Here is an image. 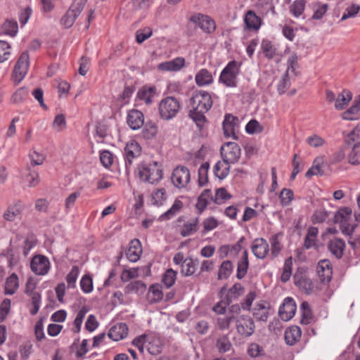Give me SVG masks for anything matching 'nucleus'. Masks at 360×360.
Returning <instances> with one entry per match:
<instances>
[{"label":"nucleus","mask_w":360,"mask_h":360,"mask_svg":"<svg viewBox=\"0 0 360 360\" xmlns=\"http://www.w3.org/2000/svg\"><path fill=\"white\" fill-rule=\"evenodd\" d=\"M297 285L307 294H310L313 291L314 284L310 278L302 277L297 282Z\"/></svg>","instance_id":"63"},{"label":"nucleus","mask_w":360,"mask_h":360,"mask_svg":"<svg viewBox=\"0 0 360 360\" xmlns=\"http://www.w3.org/2000/svg\"><path fill=\"white\" fill-rule=\"evenodd\" d=\"M185 63L184 58L176 57L171 60L159 63L158 68L161 71L178 72L184 67Z\"/></svg>","instance_id":"19"},{"label":"nucleus","mask_w":360,"mask_h":360,"mask_svg":"<svg viewBox=\"0 0 360 360\" xmlns=\"http://www.w3.org/2000/svg\"><path fill=\"white\" fill-rule=\"evenodd\" d=\"M148 352L152 355H157L162 351V343L160 338L156 335H147Z\"/></svg>","instance_id":"26"},{"label":"nucleus","mask_w":360,"mask_h":360,"mask_svg":"<svg viewBox=\"0 0 360 360\" xmlns=\"http://www.w3.org/2000/svg\"><path fill=\"white\" fill-rule=\"evenodd\" d=\"M198 265V262L197 259L194 260L191 257L186 258L181 264V274L185 276L193 275L195 272Z\"/></svg>","instance_id":"35"},{"label":"nucleus","mask_w":360,"mask_h":360,"mask_svg":"<svg viewBox=\"0 0 360 360\" xmlns=\"http://www.w3.org/2000/svg\"><path fill=\"white\" fill-rule=\"evenodd\" d=\"M138 169L139 178L144 182L153 184L158 183L162 178V167L156 162L141 165Z\"/></svg>","instance_id":"2"},{"label":"nucleus","mask_w":360,"mask_h":360,"mask_svg":"<svg viewBox=\"0 0 360 360\" xmlns=\"http://www.w3.org/2000/svg\"><path fill=\"white\" fill-rule=\"evenodd\" d=\"M251 250L257 258L264 259L269 252V243L262 238H256L252 243Z\"/></svg>","instance_id":"17"},{"label":"nucleus","mask_w":360,"mask_h":360,"mask_svg":"<svg viewBox=\"0 0 360 360\" xmlns=\"http://www.w3.org/2000/svg\"><path fill=\"white\" fill-rule=\"evenodd\" d=\"M271 309L269 303L266 301H260L255 304L252 315L259 321L266 322Z\"/></svg>","instance_id":"18"},{"label":"nucleus","mask_w":360,"mask_h":360,"mask_svg":"<svg viewBox=\"0 0 360 360\" xmlns=\"http://www.w3.org/2000/svg\"><path fill=\"white\" fill-rule=\"evenodd\" d=\"M183 207V202L181 200H176L172 207L164 214L161 215L162 219H169L179 212Z\"/></svg>","instance_id":"47"},{"label":"nucleus","mask_w":360,"mask_h":360,"mask_svg":"<svg viewBox=\"0 0 360 360\" xmlns=\"http://www.w3.org/2000/svg\"><path fill=\"white\" fill-rule=\"evenodd\" d=\"M158 134V127L155 122H148L144 125L141 131V134L145 139H152L155 137Z\"/></svg>","instance_id":"41"},{"label":"nucleus","mask_w":360,"mask_h":360,"mask_svg":"<svg viewBox=\"0 0 360 360\" xmlns=\"http://www.w3.org/2000/svg\"><path fill=\"white\" fill-rule=\"evenodd\" d=\"M316 274L322 283L328 284L333 275L331 262L328 259L320 260L316 266Z\"/></svg>","instance_id":"13"},{"label":"nucleus","mask_w":360,"mask_h":360,"mask_svg":"<svg viewBox=\"0 0 360 360\" xmlns=\"http://www.w3.org/2000/svg\"><path fill=\"white\" fill-rule=\"evenodd\" d=\"M240 68V63L237 61L231 60L229 62L220 74L219 82L227 87H236Z\"/></svg>","instance_id":"3"},{"label":"nucleus","mask_w":360,"mask_h":360,"mask_svg":"<svg viewBox=\"0 0 360 360\" xmlns=\"http://www.w3.org/2000/svg\"><path fill=\"white\" fill-rule=\"evenodd\" d=\"M176 279V272L172 269H167L162 275V282L167 288L172 287Z\"/></svg>","instance_id":"52"},{"label":"nucleus","mask_w":360,"mask_h":360,"mask_svg":"<svg viewBox=\"0 0 360 360\" xmlns=\"http://www.w3.org/2000/svg\"><path fill=\"white\" fill-rule=\"evenodd\" d=\"M191 105L195 110L208 112L213 105V101L210 93L201 90L194 93L191 98Z\"/></svg>","instance_id":"5"},{"label":"nucleus","mask_w":360,"mask_h":360,"mask_svg":"<svg viewBox=\"0 0 360 360\" xmlns=\"http://www.w3.org/2000/svg\"><path fill=\"white\" fill-rule=\"evenodd\" d=\"M327 247L330 252L333 256L337 259H340L344 255L346 245L343 239L334 238L328 242Z\"/></svg>","instance_id":"21"},{"label":"nucleus","mask_w":360,"mask_h":360,"mask_svg":"<svg viewBox=\"0 0 360 360\" xmlns=\"http://www.w3.org/2000/svg\"><path fill=\"white\" fill-rule=\"evenodd\" d=\"M219 225V222L217 219L214 217H210L205 219L202 221L203 229L202 234H206L209 231L216 229Z\"/></svg>","instance_id":"55"},{"label":"nucleus","mask_w":360,"mask_h":360,"mask_svg":"<svg viewBox=\"0 0 360 360\" xmlns=\"http://www.w3.org/2000/svg\"><path fill=\"white\" fill-rule=\"evenodd\" d=\"M261 47L264 56L268 59H272L278 55L277 48L269 40H263Z\"/></svg>","instance_id":"39"},{"label":"nucleus","mask_w":360,"mask_h":360,"mask_svg":"<svg viewBox=\"0 0 360 360\" xmlns=\"http://www.w3.org/2000/svg\"><path fill=\"white\" fill-rule=\"evenodd\" d=\"M141 254L142 246L141 242L138 239L132 240L126 251L127 258L131 262H136L140 259Z\"/></svg>","instance_id":"23"},{"label":"nucleus","mask_w":360,"mask_h":360,"mask_svg":"<svg viewBox=\"0 0 360 360\" xmlns=\"http://www.w3.org/2000/svg\"><path fill=\"white\" fill-rule=\"evenodd\" d=\"M18 26L15 20H6L2 25V32L11 37H15L18 32Z\"/></svg>","instance_id":"44"},{"label":"nucleus","mask_w":360,"mask_h":360,"mask_svg":"<svg viewBox=\"0 0 360 360\" xmlns=\"http://www.w3.org/2000/svg\"><path fill=\"white\" fill-rule=\"evenodd\" d=\"M235 326L236 332L243 338L250 337L255 333V321L249 315L236 316Z\"/></svg>","instance_id":"4"},{"label":"nucleus","mask_w":360,"mask_h":360,"mask_svg":"<svg viewBox=\"0 0 360 360\" xmlns=\"http://www.w3.org/2000/svg\"><path fill=\"white\" fill-rule=\"evenodd\" d=\"M216 347L220 353H225L230 350L231 343L227 335H224L217 340Z\"/></svg>","instance_id":"50"},{"label":"nucleus","mask_w":360,"mask_h":360,"mask_svg":"<svg viewBox=\"0 0 360 360\" xmlns=\"http://www.w3.org/2000/svg\"><path fill=\"white\" fill-rule=\"evenodd\" d=\"M25 209V205L21 201H17L13 205L8 206L3 214L6 221H13L19 218Z\"/></svg>","instance_id":"20"},{"label":"nucleus","mask_w":360,"mask_h":360,"mask_svg":"<svg viewBox=\"0 0 360 360\" xmlns=\"http://www.w3.org/2000/svg\"><path fill=\"white\" fill-rule=\"evenodd\" d=\"M352 209L348 207H345L339 209L335 214V221L340 224V221H347L351 217Z\"/></svg>","instance_id":"53"},{"label":"nucleus","mask_w":360,"mask_h":360,"mask_svg":"<svg viewBox=\"0 0 360 360\" xmlns=\"http://www.w3.org/2000/svg\"><path fill=\"white\" fill-rule=\"evenodd\" d=\"M195 81L199 86H207L213 82V77L209 70L202 68L195 75Z\"/></svg>","instance_id":"30"},{"label":"nucleus","mask_w":360,"mask_h":360,"mask_svg":"<svg viewBox=\"0 0 360 360\" xmlns=\"http://www.w3.org/2000/svg\"><path fill=\"white\" fill-rule=\"evenodd\" d=\"M153 34V30L150 27H146L143 29L138 30L136 32V41L138 44H141L150 38Z\"/></svg>","instance_id":"57"},{"label":"nucleus","mask_w":360,"mask_h":360,"mask_svg":"<svg viewBox=\"0 0 360 360\" xmlns=\"http://www.w3.org/2000/svg\"><path fill=\"white\" fill-rule=\"evenodd\" d=\"M346 142L348 145H352V147L359 148L360 146V129L354 128L347 136Z\"/></svg>","instance_id":"49"},{"label":"nucleus","mask_w":360,"mask_h":360,"mask_svg":"<svg viewBox=\"0 0 360 360\" xmlns=\"http://www.w3.org/2000/svg\"><path fill=\"white\" fill-rule=\"evenodd\" d=\"M144 115L139 110L132 109L127 112V123L132 130H139L144 125Z\"/></svg>","instance_id":"15"},{"label":"nucleus","mask_w":360,"mask_h":360,"mask_svg":"<svg viewBox=\"0 0 360 360\" xmlns=\"http://www.w3.org/2000/svg\"><path fill=\"white\" fill-rule=\"evenodd\" d=\"M199 229V218H191L189 220L184 221V224L179 226V233L182 237H188L193 236Z\"/></svg>","instance_id":"22"},{"label":"nucleus","mask_w":360,"mask_h":360,"mask_svg":"<svg viewBox=\"0 0 360 360\" xmlns=\"http://www.w3.org/2000/svg\"><path fill=\"white\" fill-rule=\"evenodd\" d=\"M19 287L18 277L15 273L8 276L5 282L4 294L12 295L15 293Z\"/></svg>","instance_id":"33"},{"label":"nucleus","mask_w":360,"mask_h":360,"mask_svg":"<svg viewBox=\"0 0 360 360\" xmlns=\"http://www.w3.org/2000/svg\"><path fill=\"white\" fill-rule=\"evenodd\" d=\"M79 274V269L77 266H73L66 276V281L69 288H74L75 283Z\"/></svg>","instance_id":"58"},{"label":"nucleus","mask_w":360,"mask_h":360,"mask_svg":"<svg viewBox=\"0 0 360 360\" xmlns=\"http://www.w3.org/2000/svg\"><path fill=\"white\" fill-rule=\"evenodd\" d=\"M171 179L174 187L184 188L191 181L190 171L186 167L177 166L172 172Z\"/></svg>","instance_id":"7"},{"label":"nucleus","mask_w":360,"mask_h":360,"mask_svg":"<svg viewBox=\"0 0 360 360\" xmlns=\"http://www.w3.org/2000/svg\"><path fill=\"white\" fill-rule=\"evenodd\" d=\"M78 15L73 11V8H69L66 13L62 17L60 24L65 28L71 27Z\"/></svg>","instance_id":"46"},{"label":"nucleus","mask_w":360,"mask_h":360,"mask_svg":"<svg viewBox=\"0 0 360 360\" xmlns=\"http://www.w3.org/2000/svg\"><path fill=\"white\" fill-rule=\"evenodd\" d=\"M141 146L135 141H131L127 143L124 148V162L126 172H129L133 163V160L141 154Z\"/></svg>","instance_id":"12"},{"label":"nucleus","mask_w":360,"mask_h":360,"mask_svg":"<svg viewBox=\"0 0 360 360\" xmlns=\"http://www.w3.org/2000/svg\"><path fill=\"white\" fill-rule=\"evenodd\" d=\"M301 323L309 324L312 319L311 311L307 302H303L300 306Z\"/></svg>","instance_id":"45"},{"label":"nucleus","mask_w":360,"mask_h":360,"mask_svg":"<svg viewBox=\"0 0 360 360\" xmlns=\"http://www.w3.org/2000/svg\"><path fill=\"white\" fill-rule=\"evenodd\" d=\"M297 306L293 298L288 297L284 299L278 310V314L283 321L290 320L295 314Z\"/></svg>","instance_id":"14"},{"label":"nucleus","mask_w":360,"mask_h":360,"mask_svg":"<svg viewBox=\"0 0 360 360\" xmlns=\"http://www.w3.org/2000/svg\"><path fill=\"white\" fill-rule=\"evenodd\" d=\"M249 267V261H248V252L245 250L243 251L242 257L238 260L237 264V271H236V277L237 278L241 280L247 274L248 269Z\"/></svg>","instance_id":"28"},{"label":"nucleus","mask_w":360,"mask_h":360,"mask_svg":"<svg viewBox=\"0 0 360 360\" xmlns=\"http://www.w3.org/2000/svg\"><path fill=\"white\" fill-rule=\"evenodd\" d=\"M190 21L198 25L203 32L208 34L214 32L216 30L214 20L208 15L195 14L190 18Z\"/></svg>","instance_id":"11"},{"label":"nucleus","mask_w":360,"mask_h":360,"mask_svg":"<svg viewBox=\"0 0 360 360\" xmlns=\"http://www.w3.org/2000/svg\"><path fill=\"white\" fill-rule=\"evenodd\" d=\"M360 95L358 99L355 100V104L352 105L348 110L342 114L343 120H355L358 119V112L360 109Z\"/></svg>","instance_id":"37"},{"label":"nucleus","mask_w":360,"mask_h":360,"mask_svg":"<svg viewBox=\"0 0 360 360\" xmlns=\"http://www.w3.org/2000/svg\"><path fill=\"white\" fill-rule=\"evenodd\" d=\"M301 329L297 326L288 327L285 331V340L287 345H294L301 338Z\"/></svg>","instance_id":"27"},{"label":"nucleus","mask_w":360,"mask_h":360,"mask_svg":"<svg viewBox=\"0 0 360 360\" xmlns=\"http://www.w3.org/2000/svg\"><path fill=\"white\" fill-rule=\"evenodd\" d=\"M30 269L36 275L44 276L49 271L50 262L44 255H35L30 262Z\"/></svg>","instance_id":"9"},{"label":"nucleus","mask_w":360,"mask_h":360,"mask_svg":"<svg viewBox=\"0 0 360 360\" xmlns=\"http://www.w3.org/2000/svg\"><path fill=\"white\" fill-rule=\"evenodd\" d=\"M146 297L147 300L150 304L161 301L163 298L161 286L158 284L151 285L148 289Z\"/></svg>","instance_id":"32"},{"label":"nucleus","mask_w":360,"mask_h":360,"mask_svg":"<svg viewBox=\"0 0 360 360\" xmlns=\"http://www.w3.org/2000/svg\"><path fill=\"white\" fill-rule=\"evenodd\" d=\"M11 47L6 41L0 40V63L7 60L11 56Z\"/></svg>","instance_id":"61"},{"label":"nucleus","mask_w":360,"mask_h":360,"mask_svg":"<svg viewBox=\"0 0 360 360\" xmlns=\"http://www.w3.org/2000/svg\"><path fill=\"white\" fill-rule=\"evenodd\" d=\"M231 302V299L226 297L224 300H221L215 304L212 307V310L217 314L224 315L226 311L227 307L229 306Z\"/></svg>","instance_id":"59"},{"label":"nucleus","mask_w":360,"mask_h":360,"mask_svg":"<svg viewBox=\"0 0 360 360\" xmlns=\"http://www.w3.org/2000/svg\"><path fill=\"white\" fill-rule=\"evenodd\" d=\"M208 162L202 163L198 169V183L200 186H205L208 181Z\"/></svg>","instance_id":"51"},{"label":"nucleus","mask_w":360,"mask_h":360,"mask_svg":"<svg viewBox=\"0 0 360 360\" xmlns=\"http://www.w3.org/2000/svg\"><path fill=\"white\" fill-rule=\"evenodd\" d=\"M244 22L250 30H257L259 29L262 20L252 11H248L244 18Z\"/></svg>","instance_id":"31"},{"label":"nucleus","mask_w":360,"mask_h":360,"mask_svg":"<svg viewBox=\"0 0 360 360\" xmlns=\"http://www.w3.org/2000/svg\"><path fill=\"white\" fill-rule=\"evenodd\" d=\"M180 101L174 96H167L162 98L158 104V112L163 120H170L174 118L181 110Z\"/></svg>","instance_id":"1"},{"label":"nucleus","mask_w":360,"mask_h":360,"mask_svg":"<svg viewBox=\"0 0 360 360\" xmlns=\"http://www.w3.org/2000/svg\"><path fill=\"white\" fill-rule=\"evenodd\" d=\"M306 1L304 0H295L290 7V12L295 17H300L304 12Z\"/></svg>","instance_id":"48"},{"label":"nucleus","mask_w":360,"mask_h":360,"mask_svg":"<svg viewBox=\"0 0 360 360\" xmlns=\"http://www.w3.org/2000/svg\"><path fill=\"white\" fill-rule=\"evenodd\" d=\"M222 159L230 164L236 163L241 155V149L238 143L228 142L221 148Z\"/></svg>","instance_id":"8"},{"label":"nucleus","mask_w":360,"mask_h":360,"mask_svg":"<svg viewBox=\"0 0 360 360\" xmlns=\"http://www.w3.org/2000/svg\"><path fill=\"white\" fill-rule=\"evenodd\" d=\"M324 163V158L323 156L317 157L314 159L312 166L307 171L305 176L310 178L314 175L322 176L324 174L323 165Z\"/></svg>","instance_id":"29"},{"label":"nucleus","mask_w":360,"mask_h":360,"mask_svg":"<svg viewBox=\"0 0 360 360\" xmlns=\"http://www.w3.org/2000/svg\"><path fill=\"white\" fill-rule=\"evenodd\" d=\"M231 195L227 192L224 188H220L216 190L214 202L216 204H221L226 200L230 199Z\"/></svg>","instance_id":"60"},{"label":"nucleus","mask_w":360,"mask_h":360,"mask_svg":"<svg viewBox=\"0 0 360 360\" xmlns=\"http://www.w3.org/2000/svg\"><path fill=\"white\" fill-rule=\"evenodd\" d=\"M156 91L155 86H144L138 91L136 98L145 104L150 105L156 94Z\"/></svg>","instance_id":"25"},{"label":"nucleus","mask_w":360,"mask_h":360,"mask_svg":"<svg viewBox=\"0 0 360 360\" xmlns=\"http://www.w3.org/2000/svg\"><path fill=\"white\" fill-rule=\"evenodd\" d=\"M80 287L84 293H89L93 290V281L89 275H84L80 281Z\"/></svg>","instance_id":"62"},{"label":"nucleus","mask_w":360,"mask_h":360,"mask_svg":"<svg viewBox=\"0 0 360 360\" xmlns=\"http://www.w3.org/2000/svg\"><path fill=\"white\" fill-rule=\"evenodd\" d=\"M255 7L262 15H267L269 12L275 14V7L272 0H258Z\"/></svg>","instance_id":"38"},{"label":"nucleus","mask_w":360,"mask_h":360,"mask_svg":"<svg viewBox=\"0 0 360 360\" xmlns=\"http://www.w3.org/2000/svg\"><path fill=\"white\" fill-rule=\"evenodd\" d=\"M229 164L226 162L224 160L216 162L213 167L214 176L219 179H225L229 174Z\"/></svg>","instance_id":"34"},{"label":"nucleus","mask_w":360,"mask_h":360,"mask_svg":"<svg viewBox=\"0 0 360 360\" xmlns=\"http://www.w3.org/2000/svg\"><path fill=\"white\" fill-rule=\"evenodd\" d=\"M207 111L195 110L194 108L190 110L189 115L191 118L200 129L203 127L206 122V117L205 116V113Z\"/></svg>","instance_id":"40"},{"label":"nucleus","mask_w":360,"mask_h":360,"mask_svg":"<svg viewBox=\"0 0 360 360\" xmlns=\"http://www.w3.org/2000/svg\"><path fill=\"white\" fill-rule=\"evenodd\" d=\"M233 265L229 260L222 262L218 271V279L222 280L227 278L232 273Z\"/></svg>","instance_id":"42"},{"label":"nucleus","mask_w":360,"mask_h":360,"mask_svg":"<svg viewBox=\"0 0 360 360\" xmlns=\"http://www.w3.org/2000/svg\"><path fill=\"white\" fill-rule=\"evenodd\" d=\"M329 213L324 208H319L314 211L311 216V221L314 224L324 222L328 217Z\"/></svg>","instance_id":"54"},{"label":"nucleus","mask_w":360,"mask_h":360,"mask_svg":"<svg viewBox=\"0 0 360 360\" xmlns=\"http://www.w3.org/2000/svg\"><path fill=\"white\" fill-rule=\"evenodd\" d=\"M270 243L271 247L270 256L271 259H274L279 255L282 246L277 235H274L271 238Z\"/></svg>","instance_id":"56"},{"label":"nucleus","mask_w":360,"mask_h":360,"mask_svg":"<svg viewBox=\"0 0 360 360\" xmlns=\"http://www.w3.org/2000/svg\"><path fill=\"white\" fill-rule=\"evenodd\" d=\"M36 288L37 283L32 278H30L25 285V293L32 300V308L30 310V313L32 315L37 314L41 306V297L40 293L36 290Z\"/></svg>","instance_id":"6"},{"label":"nucleus","mask_w":360,"mask_h":360,"mask_svg":"<svg viewBox=\"0 0 360 360\" xmlns=\"http://www.w3.org/2000/svg\"><path fill=\"white\" fill-rule=\"evenodd\" d=\"M352 98V93L348 90H343L335 99V108L336 110H343Z\"/></svg>","instance_id":"36"},{"label":"nucleus","mask_w":360,"mask_h":360,"mask_svg":"<svg viewBox=\"0 0 360 360\" xmlns=\"http://www.w3.org/2000/svg\"><path fill=\"white\" fill-rule=\"evenodd\" d=\"M127 334V325L125 323H118L110 329L108 335L111 340L119 341L126 338Z\"/></svg>","instance_id":"24"},{"label":"nucleus","mask_w":360,"mask_h":360,"mask_svg":"<svg viewBox=\"0 0 360 360\" xmlns=\"http://www.w3.org/2000/svg\"><path fill=\"white\" fill-rule=\"evenodd\" d=\"M290 82L289 78V74L288 72H285L283 75L282 78L279 81L277 85V91L279 94H283L285 93L286 90L290 87Z\"/></svg>","instance_id":"64"},{"label":"nucleus","mask_w":360,"mask_h":360,"mask_svg":"<svg viewBox=\"0 0 360 360\" xmlns=\"http://www.w3.org/2000/svg\"><path fill=\"white\" fill-rule=\"evenodd\" d=\"M238 128V118L231 114H226L223 121L224 134L226 137L236 139V131Z\"/></svg>","instance_id":"16"},{"label":"nucleus","mask_w":360,"mask_h":360,"mask_svg":"<svg viewBox=\"0 0 360 360\" xmlns=\"http://www.w3.org/2000/svg\"><path fill=\"white\" fill-rule=\"evenodd\" d=\"M29 54L23 52L18 58L13 70V78L15 82L19 83L26 75L30 65Z\"/></svg>","instance_id":"10"},{"label":"nucleus","mask_w":360,"mask_h":360,"mask_svg":"<svg viewBox=\"0 0 360 360\" xmlns=\"http://www.w3.org/2000/svg\"><path fill=\"white\" fill-rule=\"evenodd\" d=\"M236 320L233 314H226L224 316L218 317L217 319V326L221 330H229L231 323Z\"/></svg>","instance_id":"43"}]
</instances>
